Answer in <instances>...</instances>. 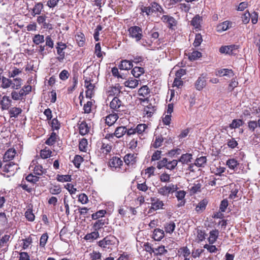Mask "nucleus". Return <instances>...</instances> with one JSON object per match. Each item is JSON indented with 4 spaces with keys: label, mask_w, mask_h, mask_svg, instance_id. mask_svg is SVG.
<instances>
[{
    "label": "nucleus",
    "mask_w": 260,
    "mask_h": 260,
    "mask_svg": "<svg viewBox=\"0 0 260 260\" xmlns=\"http://www.w3.org/2000/svg\"><path fill=\"white\" fill-rule=\"evenodd\" d=\"M41 161L42 159L40 158L35 159L32 160L29 166V169L32 170L36 175L41 176L47 173V169H44L40 164Z\"/></svg>",
    "instance_id": "nucleus-1"
},
{
    "label": "nucleus",
    "mask_w": 260,
    "mask_h": 260,
    "mask_svg": "<svg viewBox=\"0 0 260 260\" xmlns=\"http://www.w3.org/2000/svg\"><path fill=\"white\" fill-rule=\"evenodd\" d=\"M91 77H85L84 83L85 86L87 88L86 91V96L88 98H91L92 95L94 93V88L95 87L94 83L93 82V80L92 79L93 76L95 75L93 73L91 75Z\"/></svg>",
    "instance_id": "nucleus-2"
},
{
    "label": "nucleus",
    "mask_w": 260,
    "mask_h": 260,
    "mask_svg": "<svg viewBox=\"0 0 260 260\" xmlns=\"http://www.w3.org/2000/svg\"><path fill=\"white\" fill-rule=\"evenodd\" d=\"M178 189L177 185L171 183L160 187L158 189V193L161 196L168 197L169 194L175 192Z\"/></svg>",
    "instance_id": "nucleus-3"
},
{
    "label": "nucleus",
    "mask_w": 260,
    "mask_h": 260,
    "mask_svg": "<svg viewBox=\"0 0 260 260\" xmlns=\"http://www.w3.org/2000/svg\"><path fill=\"white\" fill-rule=\"evenodd\" d=\"M142 12L146 13L147 15L152 14L153 12H157L160 14L164 13V11L162 7L156 3H153L151 6L144 7L142 8Z\"/></svg>",
    "instance_id": "nucleus-4"
},
{
    "label": "nucleus",
    "mask_w": 260,
    "mask_h": 260,
    "mask_svg": "<svg viewBox=\"0 0 260 260\" xmlns=\"http://www.w3.org/2000/svg\"><path fill=\"white\" fill-rule=\"evenodd\" d=\"M141 103L144 107V110L146 114H153L156 111V106L152 105V104L149 103L150 101L149 98L146 97V98H140Z\"/></svg>",
    "instance_id": "nucleus-5"
},
{
    "label": "nucleus",
    "mask_w": 260,
    "mask_h": 260,
    "mask_svg": "<svg viewBox=\"0 0 260 260\" xmlns=\"http://www.w3.org/2000/svg\"><path fill=\"white\" fill-rule=\"evenodd\" d=\"M116 238L112 236H107L98 242L99 246L103 248H109L111 245H114L116 242Z\"/></svg>",
    "instance_id": "nucleus-6"
},
{
    "label": "nucleus",
    "mask_w": 260,
    "mask_h": 260,
    "mask_svg": "<svg viewBox=\"0 0 260 260\" xmlns=\"http://www.w3.org/2000/svg\"><path fill=\"white\" fill-rule=\"evenodd\" d=\"M130 36L136 39V41H139L142 39V29L137 26L131 27L128 29Z\"/></svg>",
    "instance_id": "nucleus-7"
},
{
    "label": "nucleus",
    "mask_w": 260,
    "mask_h": 260,
    "mask_svg": "<svg viewBox=\"0 0 260 260\" xmlns=\"http://www.w3.org/2000/svg\"><path fill=\"white\" fill-rule=\"evenodd\" d=\"M66 48L67 45L66 44L62 42H58L57 43L56 48L57 50V53L58 55L57 59L60 62H62L64 58L65 53L64 50L66 49Z\"/></svg>",
    "instance_id": "nucleus-8"
},
{
    "label": "nucleus",
    "mask_w": 260,
    "mask_h": 260,
    "mask_svg": "<svg viewBox=\"0 0 260 260\" xmlns=\"http://www.w3.org/2000/svg\"><path fill=\"white\" fill-rule=\"evenodd\" d=\"M240 188V185L238 184H230L231 193L229 195V198L234 199L236 198L240 197L241 194L239 192Z\"/></svg>",
    "instance_id": "nucleus-9"
},
{
    "label": "nucleus",
    "mask_w": 260,
    "mask_h": 260,
    "mask_svg": "<svg viewBox=\"0 0 260 260\" xmlns=\"http://www.w3.org/2000/svg\"><path fill=\"white\" fill-rule=\"evenodd\" d=\"M238 46L236 45H231L228 46H221L219 49V52L221 53L226 54H235V51L238 49Z\"/></svg>",
    "instance_id": "nucleus-10"
},
{
    "label": "nucleus",
    "mask_w": 260,
    "mask_h": 260,
    "mask_svg": "<svg viewBox=\"0 0 260 260\" xmlns=\"http://www.w3.org/2000/svg\"><path fill=\"white\" fill-rule=\"evenodd\" d=\"M215 75L219 77H233L234 75L233 71L231 69H218L215 72Z\"/></svg>",
    "instance_id": "nucleus-11"
},
{
    "label": "nucleus",
    "mask_w": 260,
    "mask_h": 260,
    "mask_svg": "<svg viewBox=\"0 0 260 260\" xmlns=\"http://www.w3.org/2000/svg\"><path fill=\"white\" fill-rule=\"evenodd\" d=\"M161 20L168 25V27L170 28H173V26H175L177 24V21L174 17L169 15H162Z\"/></svg>",
    "instance_id": "nucleus-12"
},
{
    "label": "nucleus",
    "mask_w": 260,
    "mask_h": 260,
    "mask_svg": "<svg viewBox=\"0 0 260 260\" xmlns=\"http://www.w3.org/2000/svg\"><path fill=\"white\" fill-rule=\"evenodd\" d=\"M136 153H128L125 155L123 158L125 163L128 166H133L136 164L137 161Z\"/></svg>",
    "instance_id": "nucleus-13"
},
{
    "label": "nucleus",
    "mask_w": 260,
    "mask_h": 260,
    "mask_svg": "<svg viewBox=\"0 0 260 260\" xmlns=\"http://www.w3.org/2000/svg\"><path fill=\"white\" fill-rule=\"evenodd\" d=\"M48 123L51 125L53 130H58L60 128V124L56 118H52V115H46Z\"/></svg>",
    "instance_id": "nucleus-14"
},
{
    "label": "nucleus",
    "mask_w": 260,
    "mask_h": 260,
    "mask_svg": "<svg viewBox=\"0 0 260 260\" xmlns=\"http://www.w3.org/2000/svg\"><path fill=\"white\" fill-rule=\"evenodd\" d=\"M202 21V17L198 14L192 19L190 21V24L194 29L200 30L201 27V24Z\"/></svg>",
    "instance_id": "nucleus-15"
},
{
    "label": "nucleus",
    "mask_w": 260,
    "mask_h": 260,
    "mask_svg": "<svg viewBox=\"0 0 260 260\" xmlns=\"http://www.w3.org/2000/svg\"><path fill=\"white\" fill-rule=\"evenodd\" d=\"M150 201L151 202V208L153 210H156L162 208L164 203L159 199L156 197L151 198Z\"/></svg>",
    "instance_id": "nucleus-16"
},
{
    "label": "nucleus",
    "mask_w": 260,
    "mask_h": 260,
    "mask_svg": "<svg viewBox=\"0 0 260 260\" xmlns=\"http://www.w3.org/2000/svg\"><path fill=\"white\" fill-rule=\"evenodd\" d=\"M16 154L15 149L10 148L5 153L3 160L4 161H9L13 159Z\"/></svg>",
    "instance_id": "nucleus-17"
},
{
    "label": "nucleus",
    "mask_w": 260,
    "mask_h": 260,
    "mask_svg": "<svg viewBox=\"0 0 260 260\" xmlns=\"http://www.w3.org/2000/svg\"><path fill=\"white\" fill-rule=\"evenodd\" d=\"M122 164V160L120 158L116 156L112 157L109 162L110 167L115 168V169L120 168Z\"/></svg>",
    "instance_id": "nucleus-18"
},
{
    "label": "nucleus",
    "mask_w": 260,
    "mask_h": 260,
    "mask_svg": "<svg viewBox=\"0 0 260 260\" xmlns=\"http://www.w3.org/2000/svg\"><path fill=\"white\" fill-rule=\"evenodd\" d=\"M206 84V81L205 77L203 76V75L199 77L195 83V87L198 90H202L204 87H205Z\"/></svg>",
    "instance_id": "nucleus-19"
},
{
    "label": "nucleus",
    "mask_w": 260,
    "mask_h": 260,
    "mask_svg": "<svg viewBox=\"0 0 260 260\" xmlns=\"http://www.w3.org/2000/svg\"><path fill=\"white\" fill-rule=\"evenodd\" d=\"M232 25V23L229 21H224L217 26V31L218 32L225 31L231 27Z\"/></svg>",
    "instance_id": "nucleus-20"
},
{
    "label": "nucleus",
    "mask_w": 260,
    "mask_h": 260,
    "mask_svg": "<svg viewBox=\"0 0 260 260\" xmlns=\"http://www.w3.org/2000/svg\"><path fill=\"white\" fill-rule=\"evenodd\" d=\"M175 196L177 198V200L179 201H180V203L178 205V207L182 206L184 205L185 201L184 200L185 196L186 195V192L184 190H177L175 191Z\"/></svg>",
    "instance_id": "nucleus-21"
},
{
    "label": "nucleus",
    "mask_w": 260,
    "mask_h": 260,
    "mask_svg": "<svg viewBox=\"0 0 260 260\" xmlns=\"http://www.w3.org/2000/svg\"><path fill=\"white\" fill-rule=\"evenodd\" d=\"M164 236V231L162 230L156 229L153 231L152 238L155 241H160Z\"/></svg>",
    "instance_id": "nucleus-22"
},
{
    "label": "nucleus",
    "mask_w": 260,
    "mask_h": 260,
    "mask_svg": "<svg viewBox=\"0 0 260 260\" xmlns=\"http://www.w3.org/2000/svg\"><path fill=\"white\" fill-rule=\"evenodd\" d=\"M18 169L17 165L13 162H9L6 164L3 168V171L5 172H14Z\"/></svg>",
    "instance_id": "nucleus-23"
},
{
    "label": "nucleus",
    "mask_w": 260,
    "mask_h": 260,
    "mask_svg": "<svg viewBox=\"0 0 260 260\" xmlns=\"http://www.w3.org/2000/svg\"><path fill=\"white\" fill-rule=\"evenodd\" d=\"M108 223V219L107 218L101 219L97 220L93 224V229L95 231H98L101 229L103 226Z\"/></svg>",
    "instance_id": "nucleus-24"
},
{
    "label": "nucleus",
    "mask_w": 260,
    "mask_h": 260,
    "mask_svg": "<svg viewBox=\"0 0 260 260\" xmlns=\"http://www.w3.org/2000/svg\"><path fill=\"white\" fill-rule=\"evenodd\" d=\"M133 67L132 62L131 60H123L121 61V63L119 66L120 70H128Z\"/></svg>",
    "instance_id": "nucleus-25"
},
{
    "label": "nucleus",
    "mask_w": 260,
    "mask_h": 260,
    "mask_svg": "<svg viewBox=\"0 0 260 260\" xmlns=\"http://www.w3.org/2000/svg\"><path fill=\"white\" fill-rule=\"evenodd\" d=\"M226 165L230 169L236 171L239 163L236 159L231 158L226 161Z\"/></svg>",
    "instance_id": "nucleus-26"
},
{
    "label": "nucleus",
    "mask_w": 260,
    "mask_h": 260,
    "mask_svg": "<svg viewBox=\"0 0 260 260\" xmlns=\"http://www.w3.org/2000/svg\"><path fill=\"white\" fill-rule=\"evenodd\" d=\"M208 204V201L206 199L202 200L196 207V211L197 213H200L202 212L206 207Z\"/></svg>",
    "instance_id": "nucleus-27"
},
{
    "label": "nucleus",
    "mask_w": 260,
    "mask_h": 260,
    "mask_svg": "<svg viewBox=\"0 0 260 260\" xmlns=\"http://www.w3.org/2000/svg\"><path fill=\"white\" fill-rule=\"evenodd\" d=\"M121 101L117 97H114L110 103V107L111 109L115 111H118V109L121 106Z\"/></svg>",
    "instance_id": "nucleus-28"
},
{
    "label": "nucleus",
    "mask_w": 260,
    "mask_h": 260,
    "mask_svg": "<svg viewBox=\"0 0 260 260\" xmlns=\"http://www.w3.org/2000/svg\"><path fill=\"white\" fill-rule=\"evenodd\" d=\"M118 117V115H108L106 117L105 122L107 125L111 126L115 123Z\"/></svg>",
    "instance_id": "nucleus-29"
},
{
    "label": "nucleus",
    "mask_w": 260,
    "mask_h": 260,
    "mask_svg": "<svg viewBox=\"0 0 260 260\" xmlns=\"http://www.w3.org/2000/svg\"><path fill=\"white\" fill-rule=\"evenodd\" d=\"M139 82V80L137 79L131 78L126 81L124 84L126 87H128L131 88H135L138 85Z\"/></svg>",
    "instance_id": "nucleus-30"
},
{
    "label": "nucleus",
    "mask_w": 260,
    "mask_h": 260,
    "mask_svg": "<svg viewBox=\"0 0 260 260\" xmlns=\"http://www.w3.org/2000/svg\"><path fill=\"white\" fill-rule=\"evenodd\" d=\"M192 159V155L189 153L182 154L179 159V161L182 164H188L191 161Z\"/></svg>",
    "instance_id": "nucleus-31"
},
{
    "label": "nucleus",
    "mask_w": 260,
    "mask_h": 260,
    "mask_svg": "<svg viewBox=\"0 0 260 260\" xmlns=\"http://www.w3.org/2000/svg\"><path fill=\"white\" fill-rule=\"evenodd\" d=\"M126 134V127L125 126H119L117 127L113 133L114 135L117 138H121Z\"/></svg>",
    "instance_id": "nucleus-32"
},
{
    "label": "nucleus",
    "mask_w": 260,
    "mask_h": 260,
    "mask_svg": "<svg viewBox=\"0 0 260 260\" xmlns=\"http://www.w3.org/2000/svg\"><path fill=\"white\" fill-rule=\"evenodd\" d=\"M99 233L97 231H95L90 233L87 234L84 239L85 240L89 241L90 242L98 239L99 237Z\"/></svg>",
    "instance_id": "nucleus-33"
},
{
    "label": "nucleus",
    "mask_w": 260,
    "mask_h": 260,
    "mask_svg": "<svg viewBox=\"0 0 260 260\" xmlns=\"http://www.w3.org/2000/svg\"><path fill=\"white\" fill-rule=\"evenodd\" d=\"M79 133L81 135H85L89 132L90 127L85 122H82L79 125Z\"/></svg>",
    "instance_id": "nucleus-34"
},
{
    "label": "nucleus",
    "mask_w": 260,
    "mask_h": 260,
    "mask_svg": "<svg viewBox=\"0 0 260 260\" xmlns=\"http://www.w3.org/2000/svg\"><path fill=\"white\" fill-rule=\"evenodd\" d=\"M219 232L217 230H212L210 232L208 241L210 244H213L216 241L218 236Z\"/></svg>",
    "instance_id": "nucleus-35"
},
{
    "label": "nucleus",
    "mask_w": 260,
    "mask_h": 260,
    "mask_svg": "<svg viewBox=\"0 0 260 260\" xmlns=\"http://www.w3.org/2000/svg\"><path fill=\"white\" fill-rule=\"evenodd\" d=\"M131 72L135 77L139 78L144 73V70L142 67H135L133 69Z\"/></svg>",
    "instance_id": "nucleus-36"
},
{
    "label": "nucleus",
    "mask_w": 260,
    "mask_h": 260,
    "mask_svg": "<svg viewBox=\"0 0 260 260\" xmlns=\"http://www.w3.org/2000/svg\"><path fill=\"white\" fill-rule=\"evenodd\" d=\"M58 138V135L55 132H52L51 134L50 135L49 137L46 141V144L48 145H52L56 141V140Z\"/></svg>",
    "instance_id": "nucleus-37"
},
{
    "label": "nucleus",
    "mask_w": 260,
    "mask_h": 260,
    "mask_svg": "<svg viewBox=\"0 0 260 260\" xmlns=\"http://www.w3.org/2000/svg\"><path fill=\"white\" fill-rule=\"evenodd\" d=\"M164 139L165 138L161 135L156 136L155 140L152 144V146L155 148L159 147L161 146Z\"/></svg>",
    "instance_id": "nucleus-38"
},
{
    "label": "nucleus",
    "mask_w": 260,
    "mask_h": 260,
    "mask_svg": "<svg viewBox=\"0 0 260 260\" xmlns=\"http://www.w3.org/2000/svg\"><path fill=\"white\" fill-rule=\"evenodd\" d=\"M150 89L147 85H144L141 87L138 90V94L145 98L150 93Z\"/></svg>",
    "instance_id": "nucleus-39"
},
{
    "label": "nucleus",
    "mask_w": 260,
    "mask_h": 260,
    "mask_svg": "<svg viewBox=\"0 0 260 260\" xmlns=\"http://www.w3.org/2000/svg\"><path fill=\"white\" fill-rule=\"evenodd\" d=\"M43 8V5L41 3H38L35 5L32 10V15L35 16L36 15H39L41 13Z\"/></svg>",
    "instance_id": "nucleus-40"
},
{
    "label": "nucleus",
    "mask_w": 260,
    "mask_h": 260,
    "mask_svg": "<svg viewBox=\"0 0 260 260\" xmlns=\"http://www.w3.org/2000/svg\"><path fill=\"white\" fill-rule=\"evenodd\" d=\"M201 186V184L198 181H197L192 186H190L189 188L190 191L192 193H196L198 192H200Z\"/></svg>",
    "instance_id": "nucleus-41"
},
{
    "label": "nucleus",
    "mask_w": 260,
    "mask_h": 260,
    "mask_svg": "<svg viewBox=\"0 0 260 260\" xmlns=\"http://www.w3.org/2000/svg\"><path fill=\"white\" fill-rule=\"evenodd\" d=\"M79 148L81 151H87L88 148V142L87 139L83 138L80 140L79 144Z\"/></svg>",
    "instance_id": "nucleus-42"
},
{
    "label": "nucleus",
    "mask_w": 260,
    "mask_h": 260,
    "mask_svg": "<svg viewBox=\"0 0 260 260\" xmlns=\"http://www.w3.org/2000/svg\"><path fill=\"white\" fill-rule=\"evenodd\" d=\"M175 227L176 225L175 223L173 221H171L166 223L165 225V230L166 232L169 234H172L174 232Z\"/></svg>",
    "instance_id": "nucleus-43"
},
{
    "label": "nucleus",
    "mask_w": 260,
    "mask_h": 260,
    "mask_svg": "<svg viewBox=\"0 0 260 260\" xmlns=\"http://www.w3.org/2000/svg\"><path fill=\"white\" fill-rule=\"evenodd\" d=\"M206 162V157L205 156H201L196 159L194 165L198 167H204Z\"/></svg>",
    "instance_id": "nucleus-44"
},
{
    "label": "nucleus",
    "mask_w": 260,
    "mask_h": 260,
    "mask_svg": "<svg viewBox=\"0 0 260 260\" xmlns=\"http://www.w3.org/2000/svg\"><path fill=\"white\" fill-rule=\"evenodd\" d=\"M101 149L103 153L107 154L111 151L112 146L110 144L106 143L103 141Z\"/></svg>",
    "instance_id": "nucleus-45"
},
{
    "label": "nucleus",
    "mask_w": 260,
    "mask_h": 260,
    "mask_svg": "<svg viewBox=\"0 0 260 260\" xmlns=\"http://www.w3.org/2000/svg\"><path fill=\"white\" fill-rule=\"evenodd\" d=\"M44 36L40 34L36 35L32 38V41L36 45H39L44 42Z\"/></svg>",
    "instance_id": "nucleus-46"
},
{
    "label": "nucleus",
    "mask_w": 260,
    "mask_h": 260,
    "mask_svg": "<svg viewBox=\"0 0 260 260\" xmlns=\"http://www.w3.org/2000/svg\"><path fill=\"white\" fill-rule=\"evenodd\" d=\"M11 101L8 97L4 96L1 101V105L3 109H8L10 105Z\"/></svg>",
    "instance_id": "nucleus-47"
},
{
    "label": "nucleus",
    "mask_w": 260,
    "mask_h": 260,
    "mask_svg": "<svg viewBox=\"0 0 260 260\" xmlns=\"http://www.w3.org/2000/svg\"><path fill=\"white\" fill-rule=\"evenodd\" d=\"M89 259L90 260H99L101 259L102 254L96 251H93L89 254Z\"/></svg>",
    "instance_id": "nucleus-48"
},
{
    "label": "nucleus",
    "mask_w": 260,
    "mask_h": 260,
    "mask_svg": "<svg viewBox=\"0 0 260 260\" xmlns=\"http://www.w3.org/2000/svg\"><path fill=\"white\" fill-rule=\"evenodd\" d=\"M56 179L58 181L61 182H69L71 180V176L69 175H57Z\"/></svg>",
    "instance_id": "nucleus-49"
},
{
    "label": "nucleus",
    "mask_w": 260,
    "mask_h": 260,
    "mask_svg": "<svg viewBox=\"0 0 260 260\" xmlns=\"http://www.w3.org/2000/svg\"><path fill=\"white\" fill-rule=\"evenodd\" d=\"M147 126L145 124H139L136 127V132L138 135H141L143 132H145V129L147 128Z\"/></svg>",
    "instance_id": "nucleus-50"
},
{
    "label": "nucleus",
    "mask_w": 260,
    "mask_h": 260,
    "mask_svg": "<svg viewBox=\"0 0 260 260\" xmlns=\"http://www.w3.org/2000/svg\"><path fill=\"white\" fill-rule=\"evenodd\" d=\"M153 253L155 255H161L167 252V250L165 249V246H160L157 248H155L154 250H152Z\"/></svg>",
    "instance_id": "nucleus-51"
},
{
    "label": "nucleus",
    "mask_w": 260,
    "mask_h": 260,
    "mask_svg": "<svg viewBox=\"0 0 260 260\" xmlns=\"http://www.w3.org/2000/svg\"><path fill=\"white\" fill-rule=\"evenodd\" d=\"M178 162V161L176 159H173L172 160L170 161L167 160V166H166V168L170 170H172L174 169L175 167L177 166Z\"/></svg>",
    "instance_id": "nucleus-52"
},
{
    "label": "nucleus",
    "mask_w": 260,
    "mask_h": 260,
    "mask_svg": "<svg viewBox=\"0 0 260 260\" xmlns=\"http://www.w3.org/2000/svg\"><path fill=\"white\" fill-rule=\"evenodd\" d=\"M202 56V53L198 51H193L189 54V59L190 60H195Z\"/></svg>",
    "instance_id": "nucleus-53"
},
{
    "label": "nucleus",
    "mask_w": 260,
    "mask_h": 260,
    "mask_svg": "<svg viewBox=\"0 0 260 260\" xmlns=\"http://www.w3.org/2000/svg\"><path fill=\"white\" fill-rule=\"evenodd\" d=\"M106 213V211L105 210H100L97 211L96 213H93L91 215V218L93 220H96L100 217L104 216Z\"/></svg>",
    "instance_id": "nucleus-54"
},
{
    "label": "nucleus",
    "mask_w": 260,
    "mask_h": 260,
    "mask_svg": "<svg viewBox=\"0 0 260 260\" xmlns=\"http://www.w3.org/2000/svg\"><path fill=\"white\" fill-rule=\"evenodd\" d=\"M83 161V158L80 155H75L73 162L77 168H79L81 164Z\"/></svg>",
    "instance_id": "nucleus-55"
},
{
    "label": "nucleus",
    "mask_w": 260,
    "mask_h": 260,
    "mask_svg": "<svg viewBox=\"0 0 260 260\" xmlns=\"http://www.w3.org/2000/svg\"><path fill=\"white\" fill-rule=\"evenodd\" d=\"M202 41L203 39L201 35L200 34H197L193 45L194 47H198L201 45Z\"/></svg>",
    "instance_id": "nucleus-56"
},
{
    "label": "nucleus",
    "mask_w": 260,
    "mask_h": 260,
    "mask_svg": "<svg viewBox=\"0 0 260 260\" xmlns=\"http://www.w3.org/2000/svg\"><path fill=\"white\" fill-rule=\"evenodd\" d=\"M48 239V236L47 233L43 234L40 239V246L44 247Z\"/></svg>",
    "instance_id": "nucleus-57"
},
{
    "label": "nucleus",
    "mask_w": 260,
    "mask_h": 260,
    "mask_svg": "<svg viewBox=\"0 0 260 260\" xmlns=\"http://www.w3.org/2000/svg\"><path fill=\"white\" fill-rule=\"evenodd\" d=\"M26 180L31 183H36L39 180V178L36 175L30 174L26 177Z\"/></svg>",
    "instance_id": "nucleus-58"
},
{
    "label": "nucleus",
    "mask_w": 260,
    "mask_h": 260,
    "mask_svg": "<svg viewBox=\"0 0 260 260\" xmlns=\"http://www.w3.org/2000/svg\"><path fill=\"white\" fill-rule=\"evenodd\" d=\"M12 84V81L11 80L4 77H3L2 87L3 88H7L9 87Z\"/></svg>",
    "instance_id": "nucleus-59"
},
{
    "label": "nucleus",
    "mask_w": 260,
    "mask_h": 260,
    "mask_svg": "<svg viewBox=\"0 0 260 260\" xmlns=\"http://www.w3.org/2000/svg\"><path fill=\"white\" fill-rule=\"evenodd\" d=\"M22 72L21 70L17 68L16 67L12 68V70L9 72V77H14L17 75H19Z\"/></svg>",
    "instance_id": "nucleus-60"
},
{
    "label": "nucleus",
    "mask_w": 260,
    "mask_h": 260,
    "mask_svg": "<svg viewBox=\"0 0 260 260\" xmlns=\"http://www.w3.org/2000/svg\"><path fill=\"white\" fill-rule=\"evenodd\" d=\"M78 201L82 204H85L88 203V198L85 193H81L78 196Z\"/></svg>",
    "instance_id": "nucleus-61"
},
{
    "label": "nucleus",
    "mask_w": 260,
    "mask_h": 260,
    "mask_svg": "<svg viewBox=\"0 0 260 260\" xmlns=\"http://www.w3.org/2000/svg\"><path fill=\"white\" fill-rule=\"evenodd\" d=\"M26 219L29 221H33L35 219V215L30 210H27L25 213Z\"/></svg>",
    "instance_id": "nucleus-62"
},
{
    "label": "nucleus",
    "mask_w": 260,
    "mask_h": 260,
    "mask_svg": "<svg viewBox=\"0 0 260 260\" xmlns=\"http://www.w3.org/2000/svg\"><path fill=\"white\" fill-rule=\"evenodd\" d=\"M50 192L52 194H58L61 191L59 186L55 185L49 189Z\"/></svg>",
    "instance_id": "nucleus-63"
},
{
    "label": "nucleus",
    "mask_w": 260,
    "mask_h": 260,
    "mask_svg": "<svg viewBox=\"0 0 260 260\" xmlns=\"http://www.w3.org/2000/svg\"><path fill=\"white\" fill-rule=\"evenodd\" d=\"M79 212L80 214L82 216V217L84 218L88 217L87 213L89 210L86 207H79L78 208Z\"/></svg>",
    "instance_id": "nucleus-64"
}]
</instances>
